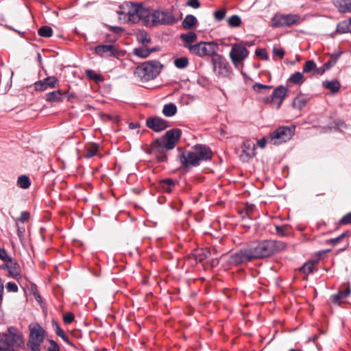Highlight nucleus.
<instances>
[{"mask_svg": "<svg viewBox=\"0 0 351 351\" xmlns=\"http://www.w3.org/2000/svg\"><path fill=\"white\" fill-rule=\"evenodd\" d=\"M228 25L230 27H238L241 24V19L238 15H232L228 19Z\"/></svg>", "mask_w": 351, "mask_h": 351, "instance_id": "f704fd0d", "label": "nucleus"}, {"mask_svg": "<svg viewBox=\"0 0 351 351\" xmlns=\"http://www.w3.org/2000/svg\"><path fill=\"white\" fill-rule=\"evenodd\" d=\"M27 346L31 349L32 351H40L39 350V346H34V345H33L32 343H27Z\"/></svg>", "mask_w": 351, "mask_h": 351, "instance_id": "338daca9", "label": "nucleus"}, {"mask_svg": "<svg viewBox=\"0 0 351 351\" xmlns=\"http://www.w3.org/2000/svg\"><path fill=\"white\" fill-rule=\"evenodd\" d=\"M323 87L329 89L332 93H337L340 89V84L337 80L332 81H324L322 82Z\"/></svg>", "mask_w": 351, "mask_h": 351, "instance_id": "bb28decb", "label": "nucleus"}, {"mask_svg": "<svg viewBox=\"0 0 351 351\" xmlns=\"http://www.w3.org/2000/svg\"><path fill=\"white\" fill-rule=\"evenodd\" d=\"M288 80L294 84H302L304 81V78L302 73L295 72L289 77Z\"/></svg>", "mask_w": 351, "mask_h": 351, "instance_id": "473e14b6", "label": "nucleus"}, {"mask_svg": "<svg viewBox=\"0 0 351 351\" xmlns=\"http://www.w3.org/2000/svg\"><path fill=\"white\" fill-rule=\"evenodd\" d=\"M293 126H281L270 133L269 142L273 145H279L291 138L294 134Z\"/></svg>", "mask_w": 351, "mask_h": 351, "instance_id": "6e6552de", "label": "nucleus"}, {"mask_svg": "<svg viewBox=\"0 0 351 351\" xmlns=\"http://www.w3.org/2000/svg\"><path fill=\"white\" fill-rule=\"evenodd\" d=\"M288 93V88L284 86L276 87L272 94L271 100L274 101V108L279 109L286 97Z\"/></svg>", "mask_w": 351, "mask_h": 351, "instance_id": "dca6fc26", "label": "nucleus"}, {"mask_svg": "<svg viewBox=\"0 0 351 351\" xmlns=\"http://www.w3.org/2000/svg\"><path fill=\"white\" fill-rule=\"evenodd\" d=\"M162 65L158 60H150L138 66L134 75L143 82H147L156 77L161 72Z\"/></svg>", "mask_w": 351, "mask_h": 351, "instance_id": "20e7f679", "label": "nucleus"}, {"mask_svg": "<svg viewBox=\"0 0 351 351\" xmlns=\"http://www.w3.org/2000/svg\"><path fill=\"white\" fill-rule=\"evenodd\" d=\"M214 17L215 19L217 20V21H221L223 20L225 16H226V11L225 9H221V10H216L215 12H214Z\"/></svg>", "mask_w": 351, "mask_h": 351, "instance_id": "49530a36", "label": "nucleus"}, {"mask_svg": "<svg viewBox=\"0 0 351 351\" xmlns=\"http://www.w3.org/2000/svg\"><path fill=\"white\" fill-rule=\"evenodd\" d=\"M29 212H27V211H23L21 213V216H20V218H19V220L21 221V222H25L26 221L28 220L29 217Z\"/></svg>", "mask_w": 351, "mask_h": 351, "instance_id": "052dcab7", "label": "nucleus"}, {"mask_svg": "<svg viewBox=\"0 0 351 351\" xmlns=\"http://www.w3.org/2000/svg\"><path fill=\"white\" fill-rule=\"evenodd\" d=\"M256 154V147L253 141L246 140L243 141L242 145V153L240 155V158L243 162H247Z\"/></svg>", "mask_w": 351, "mask_h": 351, "instance_id": "a211bd4d", "label": "nucleus"}, {"mask_svg": "<svg viewBox=\"0 0 351 351\" xmlns=\"http://www.w3.org/2000/svg\"><path fill=\"white\" fill-rule=\"evenodd\" d=\"M95 53L101 57H117L119 51L114 45H102L95 47Z\"/></svg>", "mask_w": 351, "mask_h": 351, "instance_id": "2eb2a0df", "label": "nucleus"}, {"mask_svg": "<svg viewBox=\"0 0 351 351\" xmlns=\"http://www.w3.org/2000/svg\"><path fill=\"white\" fill-rule=\"evenodd\" d=\"M66 94V92L62 90H58L55 91H52L46 94L45 99L47 101L54 103V102H60L62 99V96Z\"/></svg>", "mask_w": 351, "mask_h": 351, "instance_id": "4be33fe9", "label": "nucleus"}, {"mask_svg": "<svg viewBox=\"0 0 351 351\" xmlns=\"http://www.w3.org/2000/svg\"><path fill=\"white\" fill-rule=\"evenodd\" d=\"M161 138L156 139L150 145L149 153L154 155L159 162L167 161L166 152L171 150Z\"/></svg>", "mask_w": 351, "mask_h": 351, "instance_id": "9d476101", "label": "nucleus"}, {"mask_svg": "<svg viewBox=\"0 0 351 351\" xmlns=\"http://www.w3.org/2000/svg\"><path fill=\"white\" fill-rule=\"evenodd\" d=\"M53 324L56 326V333L58 336L62 338V339L66 342L67 344L73 346L72 342L70 341L69 337L66 335L64 332V331L62 330V328L60 327V326L58 324L57 322H53Z\"/></svg>", "mask_w": 351, "mask_h": 351, "instance_id": "72a5a7b5", "label": "nucleus"}, {"mask_svg": "<svg viewBox=\"0 0 351 351\" xmlns=\"http://www.w3.org/2000/svg\"><path fill=\"white\" fill-rule=\"evenodd\" d=\"M177 112V107L173 103L165 104L163 106L162 113L166 117H172Z\"/></svg>", "mask_w": 351, "mask_h": 351, "instance_id": "c756f323", "label": "nucleus"}, {"mask_svg": "<svg viewBox=\"0 0 351 351\" xmlns=\"http://www.w3.org/2000/svg\"><path fill=\"white\" fill-rule=\"evenodd\" d=\"M86 75L88 79L93 80L96 82H99L103 80L100 74L97 73L94 71L90 69H88L86 71Z\"/></svg>", "mask_w": 351, "mask_h": 351, "instance_id": "58836bf2", "label": "nucleus"}, {"mask_svg": "<svg viewBox=\"0 0 351 351\" xmlns=\"http://www.w3.org/2000/svg\"><path fill=\"white\" fill-rule=\"evenodd\" d=\"M174 64L178 69H184L189 64V60L186 57H182L174 60Z\"/></svg>", "mask_w": 351, "mask_h": 351, "instance_id": "a19ab883", "label": "nucleus"}, {"mask_svg": "<svg viewBox=\"0 0 351 351\" xmlns=\"http://www.w3.org/2000/svg\"><path fill=\"white\" fill-rule=\"evenodd\" d=\"M31 184L29 177L25 175L20 176L17 180V185L23 189H27Z\"/></svg>", "mask_w": 351, "mask_h": 351, "instance_id": "2f4dec72", "label": "nucleus"}, {"mask_svg": "<svg viewBox=\"0 0 351 351\" xmlns=\"http://www.w3.org/2000/svg\"><path fill=\"white\" fill-rule=\"evenodd\" d=\"M181 136L180 129H172L167 131L161 138L166 143L167 148L173 149Z\"/></svg>", "mask_w": 351, "mask_h": 351, "instance_id": "f3484780", "label": "nucleus"}, {"mask_svg": "<svg viewBox=\"0 0 351 351\" xmlns=\"http://www.w3.org/2000/svg\"><path fill=\"white\" fill-rule=\"evenodd\" d=\"M272 52H273L274 55L279 57L280 59L283 58L285 53V50L282 48H279V49L274 48L272 50Z\"/></svg>", "mask_w": 351, "mask_h": 351, "instance_id": "603ef678", "label": "nucleus"}, {"mask_svg": "<svg viewBox=\"0 0 351 351\" xmlns=\"http://www.w3.org/2000/svg\"><path fill=\"white\" fill-rule=\"evenodd\" d=\"M339 11L341 12H351V1L342 0L340 3Z\"/></svg>", "mask_w": 351, "mask_h": 351, "instance_id": "79ce46f5", "label": "nucleus"}, {"mask_svg": "<svg viewBox=\"0 0 351 351\" xmlns=\"http://www.w3.org/2000/svg\"><path fill=\"white\" fill-rule=\"evenodd\" d=\"M342 298H343L342 296V291H339L337 293L334 294L330 297V300L335 304H339Z\"/></svg>", "mask_w": 351, "mask_h": 351, "instance_id": "de8ad7c7", "label": "nucleus"}, {"mask_svg": "<svg viewBox=\"0 0 351 351\" xmlns=\"http://www.w3.org/2000/svg\"><path fill=\"white\" fill-rule=\"evenodd\" d=\"M342 291V296L343 298H346L350 293V289L349 287H347L344 291Z\"/></svg>", "mask_w": 351, "mask_h": 351, "instance_id": "774afa93", "label": "nucleus"}, {"mask_svg": "<svg viewBox=\"0 0 351 351\" xmlns=\"http://www.w3.org/2000/svg\"><path fill=\"white\" fill-rule=\"evenodd\" d=\"M339 226L351 225V212L344 215L339 221Z\"/></svg>", "mask_w": 351, "mask_h": 351, "instance_id": "a18cd8bd", "label": "nucleus"}, {"mask_svg": "<svg viewBox=\"0 0 351 351\" xmlns=\"http://www.w3.org/2000/svg\"><path fill=\"white\" fill-rule=\"evenodd\" d=\"M1 269L6 270L9 274V276L14 279L19 280L21 278V267L17 261L12 258L5 262L2 266Z\"/></svg>", "mask_w": 351, "mask_h": 351, "instance_id": "4468645a", "label": "nucleus"}, {"mask_svg": "<svg viewBox=\"0 0 351 351\" xmlns=\"http://www.w3.org/2000/svg\"><path fill=\"white\" fill-rule=\"evenodd\" d=\"M314 263L313 262L306 263L301 268L300 271L304 274H309L314 270Z\"/></svg>", "mask_w": 351, "mask_h": 351, "instance_id": "c03bdc74", "label": "nucleus"}, {"mask_svg": "<svg viewBox=\"0 0 351 351\" xmlns=\"http://www.w3.org/2000/svg\"><path fill=\"white\" fill-rule=\"evenodd\" d=\"M49 351H59L60 348L58 343L53 340H49Z\"/></svg>", "mask_w": 351, "mask_h": 351, "instance_id": "6e6d98bb", "label": "nucleus"}, {"mask_svg": "<svg viewBox=\"0 0 351 351\" xmlns=\"http://www.w3.org/2000/svg\"><path fill=\"white\" fill-rule=\"evenodd\" d=\"M63 320L66 324H71L74 320V315L71 313H68L64 315Z\"/></svg>", "mask_w": 351, "mask_h": 351, "instance_id": "5fc2aeb1", "label": "nucleus"}, {"mask_svg": "<svg viewBox=\"0 0 351 351\" xmlns=\"http://www.w3.org/2000/svg\"><path fill=\"white\" fill-rule=\"evenodd\" d=\"M59 80L55 76L47 77L43 80L34 83V88L37 91H44L47 88H53L58 86Z\"/></svg>", "mask_w": 351, "mask_h": 351, "instance_id": "6ab92c4d", "label": "nucleus"}, {"mask_svg": "<svg viewBox=\"0 0 351 351\" xmlns=\"http://www.w3.org/2000/svg\"><path fill=\"white\" fill-rule=\"evenodd\" d=\"M178 21L179 19L175 17L172 11L156 10L152 13L151 20H148V25H173Z\"/></svg>", "mask_w": 351, "mask_h": 351, "instance_id": "39448f33", "label": "nucleus"}, {"mask_svg": "<svg viewBox=\"0 0 351 351\" xmlns=\"http://www.w3.org/2000/svg\"><path fill=\"white\" fill-rule=\"evenodd\" d=\"M337 57H332L328 61L324 64L325 69L327 71L334 66L337 62Z\"/></svg>", "mask_w": 351, "mask_h": 351, "instance_id": "8fccbe9b", "label": "nucleus"}, {"mask_svg": "<svg viewBox=\"0 0 351 351\" xmlns=\"http://www.w3.org/2000/svg\"><path fill=\"white\" fill-rule=\"evenodd\" d=\"M219 49L217 43L212 42H199L194 44L193 47H190V53L199 57L216 56Z\"/></svg>", "mask_w": 351, "mask_h": 351, "instance_id": "0eeeda50", "label": "nucleus"}, {"mask_svg": "<svg viewBox=\"0 0 351 351\" xmlns=\"http://www.w3.org/2000/svg\"><path fill=\"white\" fill-rule=\"evenodd\" d=\"M5 287H6L7 290L10 292L16 293L19 291L17 285L12 282H8L6 284Z\"/></svg>", "mask_w": 351, "mask_h": 351, "instance_id": "09e8293b", "label": "nucleus"}, {"mask_svg": "<svg viewBox=\"0 0 351 351\" xmlns=\"http://www.w3.org/2000/svg\"><path fill=\"white\" fill-rule=\"evenodd\" d=\"M249 51L245 46L240 44H233L230 52V57L234 65L240 64L245 58L247 57Z\"/></svg>", "mask_w": 351, "mask_h": 351, "instance_id": "ddd939ff", "label": "nucleus"}, {"mask_svg": "<svg viewBox=\"0 0 351 351\" xmlns=\"http://www.w3.org/2000/svg\"><path fill=\"white\" fill-rule=\"evenodd\" d=\"M252 259L269 257L274 253L282 251L286 247L285 243L280 241H253L248 245Z\"/></svg>", "mask_w": 351, "mask_h": 351, "instance_id": "f257e3e1", "label": "nucleus"}, {"mask_svg": "<svg viewBox=\"0 0 351 351\" xmlns=\"http://www.w3.org/2000/svg\"><path fill=\"white\" fill-rule=\"evenodd\" d=\"M180 37L181 40L184 43V47L188 49L189 51L190 47L194 46L193 43H195L197 39V34L193 32H189L186 34H180Z\"/></svg>", "mask_w": 351, "mask_h": 351, "instance_id": "412c9836", "label": "nucleus"}, {"mask_svg": "<svg viewBox=\"0 0 351 351\" xmlns=\"http://www.w3.org/2000/svg\"><path fill=\"white\" fill-rule=\"evenodd\" d=\"M186 4L193 8H198L200 6V3L198 0H189Z\"/></svg>", "mask_w": 351, "mask_h": 351, "instance_id": "bf43d9fd", "label": "nucleus"}, {"mask_svg": "<svg viewBox=\"0 0 351 351\" xmlns=\"http://www.w3.org/2000/svg\"><path fill=\"white\" fill-rule=\"evenodd\" d=\"M25 343L21 332L14 327H10L3 332L0 339V351H18Z\"/></svg>", "mask_w": 351, "mask_h": 351, "instance_id": "7ed1b4c3", "label": "nucleus"}, {"mask_svg": "<svg viewBox=\"0 0 351 351\" xmlns=\"http://www.w3.org/2000/svg\"><path fill=\"white\" fill-rule=\"evenodd\" d=\"M267 140L265 138H262L257 141V145L261 148H265L266 145Z\"/></svg>", "mask_w": 351, "mask_h": 351, "instance_id": "0e129e2a", "label": "nucleus"}, {"mask_svg": "<svg viewBox=\"0 0 351 351\" xmlns=\"http://www.w3.org/2000/svg\"><path fill=\"white\" fill-rule=\"evenodd\" d=\"M306 104V99L305 98L298 96L294 98L292 105L293 108L300 110L305 106Z\"/></svg>", "mask_w": 351, "mask_h": 351, "instance_id": "e433bc0d", "label": "nucleus"}, {"mask_svg": "<svg viewBox=\"0 0 351 351\" xmlns=\"http://www.w3.org/2000/svg\"><path fill=\"white\" fill-rule=\"evenodd\" d=\"M53 30L51 27L45 25L41 27L38 29V35L45 37V38H49L52 36Z\"/></svg>", "mask_w": 351, "mask_h": 351, "instance_id": "ea45409f", "label": "nucleus"}, {"mask_svg": "<svg viewBox=\"0 0 351 351\" xmlns=\"http://www.w3.org/2000/svg\"><path fill=\"white\" fill-rule=\"evenodd\" d=\"M336 32L339 34L351 32V17L343 20L337 24Z\"/></svg>", "mask_w": 351, "mask_h": 351, "instance_id": "5701e85b", "label": "nucleus"}, {"mask_svg": "<svg viewBox=\"0 0 351 351\" xmlns=\"http://www.w3.org/2000/svg\"><path fill=\"white\" fill-rule=\"evenodd\" d=\"M146 125L149 128L157 132L165 130L169 126L167 121L158 117L148 118Z\"/></svg>", "mask_w": 351, "mask_h": 351, "instance_id": "aec40b11", "label": "nucleus"}, {"mask_svg": "<svg viewBox=\"0 0 351 351\" xmlns=\"http://www.w3.org/2000/svg\"><path fill=\"white\" fill-rule=\"evenodd\" d=\"M326 69L324 66L321 67H317L316 66V69H315L313 75H323L326 72Z\"/></svg>", "mask_w": 351, "mask_h": 351, "instance_id": "680f3d73", "label": "nucleus"}, {"mask_svg": "<svg viewBox=\"0 0 351 351\" xmlns=\"http://www.w3.org/2000/svg\"><path fill=\"white\" fill-rule=\"evenodd\" d=\"M276 232L278 235L280 236H285V232L287 230V228L285 227V226H276Z\"/></svg>", "mask_w": 351, "mask_h": 351, "instance_id": "13d9d810", "label": "nucleus"}, {"mask_svg": "<svg viewBox=\"0 0 351 351\" xmlns=\"http://www.w3.org/2000/svg\"><path fill=\"white\" fill-rule=\"evenodd\" d=\"M252 257L248 245L232 254L228 258V263L231 265H240L247 264L252 261Z\"/></svg>", "mask_w": 351, "mask_h": 351, "instance_id": "1a4fd4ad", "label": "nucleus"}, {"mask_svg": "<svg viewBox=\"0 0 351 351\" xmlns=\"http://www.w3.org/2000/svg\"><path fill=\"white\" fill-rule=\"evenodd\" d=\"M99 150V145L97 143H90L86 146L84 157L90 158L95 156Z\"/></svg>", "mask_w": 351, "mask_h": 351, "instance_id": "cd10ccee", "label": "nucleus"}, {"mask_svg": "<svg viewBox=\"0 0 351 351\" xmlns=\"http://www.w3.org/2000/svg\"><path fill=\"white\" fill-rule=\"evenodd\" d=\"M350 235L348 232H344L341 234L339 237L328 239L326 241L327 244L337 245L338 243L341 241L346 236Z\"/></svg>", "mask_w": 351, "mask_h": 351, "instance_id": "37998d69", "label": "nucleus"}, {"mask_svg": "<svg viewBox=\"0 0 351 351\" xmlns=\"http://www.w3.org/2000/svg\"><path fill=\"white\" fill-rule=\"evenodd\" d=\"M303 19L298 14H276L271 19L274 27H290L299 25Z\"/></svg>", "mask_w": 351, "mask_h": 351, "instance_id": "423d86ee", "label": "nucleus"}, {"mask_svg": "<svg viewBox=\"0 0 351 351\" xmlns=\"http://www.w3.org/2000/svg\"><path fill=\"white\" fill-rule=\"evenodd\" d=\"M154 49H148L145 48L143 47L134 48L132 51V53L134 55L141 58H147L152 52L154 51Z\"/></svg>", "mask_w": 351, "mask_h": 351, "instance_id": "a878e982", "label": "nucleus"}, {"mask_svg": "<svg viewBox=\"0 0 351 351\" xmlns=\"http://www.w3.org/2000/svg\"><path fill=\"white\" fill-rule=\"evenodd\" d=\"M10 258H12V257L8 254V252L3 248H0V259L4 261L5 263Z\"/></svg>", "mask_w": 351, "mask_h": 351, "instance_id": "3c124183", "label": "nucleus"}, {"mask_svg": "<svg viewBox=\"0 0 351 351\" xmlns=\"http://www.w3.org/2000/svg\"><path fill=\"white\" fill-rule=\"evenodd\" d=\"M174 186L175 182L172 179H165L160 182V187L166 192L170 193Z\"/></svg>", "mask_w": 351, "mask_h": 351, "instance_id": "7c9ffc66", "label": "nucleus"}, {"mask_svg": "<svg viewBox=\"0 0 351 351\" xmlns=\"http://www.w3.org/2000/svg\"><path fill=\"white\" fill-rule=\"evenodd\" d=\"M263 102L265 104H270L274 108V101L271 100V96L270 97H266L263 99Z\"/></svg>", "mask_w": 351, "mask_h": 351, "instance_id": "69168bd1", "label": "nucleus"}, {"mask_svg": "<svg viewBox=\"0 0 351 351\" xmlns=\"http://www.w3.org/2000/svg\"><path fill=\"white\" fill-rule=\"evenodd\" d=\"M256 54L261 56L263 59L267 60L268 58L267 54L261 49H256Z\"/></svg>", "mask_w": 351, "mask_h": 351, "instance_id": "e2e57ef3", "label": "nucleus"}, {"mask_svg": "<svg viewBox=\"0 0 351 351\" xmlns=\"http://www.w3.org/2000/svg\"><path fill=\"white\" fill-rule=\"evenodd\" d=\"M135 6V3L130 1L125 2L121 5L117 11L119 15V19L123 20L125 23H132V21H134V10Z\"/></svg>", "mask_w": 351, "mask_h": 351, "instance_id": "f8f14e48", "label": "nucleus"}, {"mask_svg": "<svg viewBox=\"0 0 351 351\" xmlns=\"http://www.w3.org/2000/svg\"><path fill=\"white\" fill-rule=\"evenodd\" d=\"M210 256V251L208 248H203L197 250L194 256L197 261L202 262Z\"/></svg>", "mask_w": 351, "mask_h": 351, "instance_id": "c85d7f7f", "label": "nucleus"}, {"mask_svg": "<svg viewBox=\"0 0 351 351\" xmlns=\"http://www.w3.org/2000/svg\"><path fill=\"white\" fill-rule=\"evenodd\" d=\"M197 23V20L195 16L189 14L182 21V26L184 29H191Z\"/></svg>", "mask_w": 351, "mask_h": 351, "instance_id": "b1692460", "label": "nucleus"}, {"mask_svg": "<svg viewBox=\"0 0 351 351\" xmlns=\"http://www.w3.org/2000/svg\"><path fill=\"white\" fill-rule=\"evenodd\" d=\"M212 156V151L208 146L197 144L193 147L192 151L182 153L179 157L184 167H190L199 165L201 161L211 159Z\"/></svg>", "mask_w": 351, "mask_h": 351, "instance_id": "f03ea898", "label": "nucleus"}, {"mask_svg": "<svg viewBox=\"0 0 351 351\" xmlns=\"http://www.w3.org/2000/svg\"><path fill=\"white\" fill-rule=\"evenodd\" d=\"M316 69V64L313 60H307L303 66V73H307L313 72L314 73L315 69Z\"/></svg>", "mask_w": 351, "mask_h": 351, "instance_id": "4c0bfd02", "label": "nucleus"}, {"mask_svg": "<svg viewBox=\"0 0 351 351\" xmlns=\"http://www.w3.org/2000/svg\"><path fill=\"white\" fill-rule=\"evenodd\" d=\"M139 7H140V3H136V6L134 10V16H135V20L132 21V23L138 22Z\"/></svg>", "mask_w": 351, "mask_h": 351, "instance_id": "4d7b16f0", "label": "nucleus"}, {"mask_svg": "<svg viewBox=\"0 0 351 351\" xmlns=\"http://www.w3.org/2000/svg\"><path fill=\"white\" fill-rule=\"evenodd\" d=\"M152 13L150 10L147 8L143 7L141 4H140L139 7V12H138V21L140 20H143L145 23L148 25V20H151Z\"/></svg>", "mask_w": 351, "mask_h": 351, "instance_id": "393cba45", "label": "nucleus"}, {"mask_svg": "<svg viewBox=\"0 0 351 351\" xmlns=\"http://www.w3.org/2000/svg\"><path fill=\"white\" fill-rule=\"evenodd\" d=\"M29 336L27 343H32L36 346H40L43 342L46 331L44 328L38 323H31L29 325Z\"/></svg>", "mask_w": 351, "mask_h": 351, "instance_id": "9b49d317", "label": "nucleus"}, {"mask_svg": "<svg viewBox=\"0 0 351 351\" xmlns=\"http://www.w3.org/2000/svg\"><path fill=\"white\" fill-rule=\"evenodd\" d=\"M141 43H142L143 45H145L151 42V40L149 38L147 37V35L146 34H141L138 38Z\"/></svg>", "mask_w": 351, "mask_h": 351, "instance_id": "864d4df0", "label": "nucleus"}, {"mask_svg": "<svg viewBox=\"0 0 351 351\" xmlns=\"http://www.w3.org/2000/svg\"><path fill=\"white\" fill-rule=\"evenodd\" d=\"M272 88L271 86L269 85H264L260 83H256L253 85L252 89L257 93H264L269 90H270Z\"/></svg>", "mask_w": 351, "mask_h": 351, "instance_id": "c9c22d12", "label": "nucleus"}]
</instances>
